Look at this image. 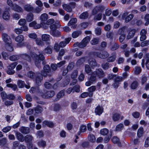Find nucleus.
I'll list each match as a JSON object with an SVG mask.
<instances>
[{
    "label": "nucleus",
    "instance_id": "17",
    "mask_svg": "<svg viewBox=\"0 0 149 149\" xmlns=\"http://www.w3.org/2000/svg\"><path fill=\"white\" fill-rule=\"evenodd\" d=\"M127 31V27L124 26L120 28L118 30L117 33L118 34L120 35L125 34L124 33Z\"/></svg>",
    "mask_w": 149,
    "mask_h": 149
},
{
    "label": "nucleus",
    "instance_id": "51",
    "mask_svg": "<svg viewBox=\"0 0 149 149\" xmlns=\"http://www.w3.org/2000/svg\"><path fill=\"white\" fill-rule=\"evenodd\" d=\"M42 10L41 7L37 6L35 8H34V10L33 12L36 13H39L41 12Z\"/></svg>",
    "mask_w": 149,
    "mask_h": 149
},
{
    "label": "nucleus",
    "instance_id": "33",
    "mask_svg": "<svg viewBox=\"0 0 149 149\" xmlns=\"http://www.w3.org/2000/svg\"><path fill=\"white\" fill-rule=\"evenodd\" d=\"M143 127H140L138 130L137 132V135L139 138H141L143 136L144 133L143 132Z\"/></svg>",
    "mask_w": 149,
    "mask_h": 149
},
{
    "label": "nucleus",
    "instance_id": "59",
    "mask_svg": "<svg viewBox=\"0 0 149 149\" xmlns=\"http://www.w3.org/2000/svg\"><path fill=\"white\" fill-rule=\"evenodd\" d=\"M6 86L8 87L11 88L14 91H15L17 88V86L16 85L13 84H7Z\"/></svg>",
    "mask_w": 149,
    "mask_h": 149
},
{
    "label": "nucleus",
    "instance_id": "14",
    "mask_svg": "<svg viewBox=\"0 0 149 149\" xmlns=\"http://www.w3.org/2000/svg\"><path fill=\"white\" fill-rule=\"evenodd\" d=\"M71 39V38H68L65 39V41H61L59 43L60 46L61 47H64L67 44L69 43Z\"/></svg>",
    "mask_w": 149,
    "mask_h": 149
},
{
    "label": "nucleus",
    "instance_id": "38",
    "mask_svg": "<svg viewBox=\"0 0 149 149\" xmlns=\"http://www.w3.org/2000/svg\"><path fill=\"white\" fill-rule=\"evenodd\" d=\"M88 139V141L91 142H94L96 140L95 136L92 134L89 135Z\"/></svg>",
    "mask_w": 149,
    "mask_h": 149
},
{
    "label": "nucleus",
    "instance_id": "13",
    "mask_svg": "<svg viewBox=\"0 0 149 149\" xmlns=\"http://www.w3.org/2000/svg\"><path fill=\"white\" fill-rule=\"evenodd\" d=\"M24 10L28 12H33V10H34V7L33 6L29 4L24 5Z\"/></svg>",
    "mask_w": 149,
    "mask_h": 149
},
{
    "label": "nucleus",
    "instance_id": "37",
    "mask_svg": "<svg viewBox=\"0 0 149 149\" xmlns=\"http://www.w3.org/2000/svg\"><path fill=\"white\" fill-rule=\"evenodd\" d=\"M50 33L54 37H57L60 35V33L56 30L50 31Z\"/></svg>",
    "mask_w": 149,
    "mask_h": 149
},
{
    "label": "nucleus",
    "instance_id": "45",
    "mask_svg": "<svg viewBox=\"0 0 149 149\" xmlns=\"http://www.w3.org/2000/svg\"><path fill=\"white\" fill-rule=\"evenodd\" d=\"M96 87L95 86H93L88 89V91L89 92V93H92V96H93V92L95 91L96 90Z\"/></svg>",
    "mask_w": 149,
    "mask_h": 149
},
{
    "label": "nucleus",
    "instance_id": "30",
    "mask_svg": "<svg viewBox=\"0 0 149 149\" xmlns=\"http://www.w3.org/2000/svg\"><path fill=\"white\" fill-rule=\"evenodd\" d=\"M88 96L90 97H92V93H89V92H86L82 93L80 95L81 97L82 98H85Z\"/></svg>",
    "mask_w": 149,
    "mask_h": 149
},
{
    "label": "nucleus",
    "instance_id": "57",
    "mask_svg": "<svg viewBox=\"0 0 149 149\" xmlns=\"http://www.w3.org/2000/svg\"><path fill=\"white\" fill-rule=\"evenodd\" d=\"M26 20L24 19H20L19 22V25L22 26L23 25H26Z\"/></svg>",
    "mask_w": 149,
    "mask_h": 149
},
{
    "label": "nucleus",
    "instance_id": "11",
    "mask_svg": "<svg viewBox=\"0 0 149 149\" xmlns=\"http://www.w3.org/2000/svg\"><path fill=\"white\" fill-rule=\"evenodd\" d=\"M19 131L24 134H27L29 133L30 130L29 127L22 126L19 129Z\"/></svg>",
    "mask_w": 149,
    "mask_h": 149
},
{
    "label": "nucleus",
    "instance_id": "63",
    "mask_svg": "<svg viewBox=\"0 0 149 149\" xmlns=\"http://www.w3.org/2000/svg\"><path fill=\"white\" fill-rule=\"evenodd\" d=\"M60 47L58 43L56 42L54 44V49L56 52H58L59 51Z\"/></svg>",
    "mask_w": 149,
    "mask_h": 149
},
{
    "label": "nucleus",
    "instance_id": "55",
    "mask_svg": "<svg viewBox=\"0 0 149 149\" xmlns=\"http://www.w3.org/2000/svg\"><path fill=\"white\" fill-rule=\"evenodd\" d=\"M111 140L114 143H120L119 139L116 136L113 137Z\"/></svg>",
    "mask_w": 149,
    "mask_h": 149
},
{
    "label": "nucleus",
    "instance_id": "19",
    "mask_svg": "<svg viewBox=\"0 0 149 149\" xmlns=\"http://www.w3.org/2000/svg\"><path fill=\"white\" fill-rule=\"evenodd\" d=\"M16 136L17 139L20 141L22 142L24 141V137L20 133L17 132L16 133Z\"/></svg>",
    "mask_w": 149,
    "mask_h": 149
},
{
    "label": "nucleus",
    "instance_id": "6",
    "mask_svg": "<svg viewBox=\"0 0 149 149\" xmlns=\"http://www.w3.org/2000/svg\"><path fill=\"white\" fill-rule=\"evenodd\" d=\"M43 76L42 74L39 72H37L36 74V84L40 85L41 84V81L43 79Z\"/></svg>",
    "mask_w": 149,
    "mask_h": 149
},
{
    "label": "nucleus",
    "instance_id": "7",
    "mask_svg": "<svg viewBox=\"0 0 149 149\" xmlns=\"http://www.w3.org/2000/svg\"><path fill=\"white\" fill-rule=\"evenodd\" d=\"M2 38L6 44L11 43V40L10 37L6 33H3L2 35Z\"/></svg>",
    "mask_w": 149,
    "mask_h": 149
},
{
    "label": "nucleus",
    "instance_id": "53",
    "mask_svg": "<svg viewBox=\"0 0 149 149\" xmlns=\"http://www.w3.org/2000/svg\"><path fill=\"white\" fill-rule=\"evenodd\" d=\"M78 71L77 70H74L71 74V77L72 79L76 78L77 76Z\"/></svg>",
    "mask_w": 149,
    "mask_h": 149
},
{
    "label": "nucleus",
    "instance_id": "39",
    "mask_svg": "<svg viewBox=\"0 0 149 149\" xmlns=\"http://www.w3.org/2000/svg\"><path fill=\"white\" fill-rule=\"evenodd\" d=\"M102 14L101 13H99L94 16L93 20L95 21L100 20L102 19Z\"/></svg>",
    "mask_w": 149,
    "mask_h": 149
},
{
    "label": "nucleus",
    "instance_id": "56",
    "mask_svg": "<svg viewBox=\"0 0 149 149\" xmlns=\"http://www.w3.org/2000/svg\"><path fill=\"white\" fill-rule=\"evenodd\" d=\"M44 124L45 125L49 127H53L54 124L52 122L48 121H45L43 122Z\"/></svg>",
    "mask_w": 149,
    "mask_h": 149
},
{
    "label": "nucleus",
    "instance_id": "44",
    "mask_svg": "<svg viewBox=\"0 0 149 149\" xmlns=\"http://www.w3.org/2000/svg\"><path fill=\"white\" fill-rule=\"evenodd\" d=\"M65 95V91L62 90L60 91L57 95V97L60 99L64 96Z\"/></svg>",
    "mask_w": 149,
    "mask_h": 149
},
{
    "label": "nucleus",
    "instance_id": "8",
    "mask_svg": "<svg viewBox=\"0 0 149 149\" xmlns=\"http://www.w3.org/2000/svg\"><path fill=\"white\" fill-rule=\"evenodd\" d=\"M55 95V92L53 91H49L46 92L42 96L44 98H49L53 97Z\"/></svg>",
    "mask_w": 149,
    "mask_h": 149
},
{
    "label": "nucleus",
    "instance_id": "18",
    "mask_svg": "<svg viewBox=\"0 0 149 149\" xmlns=\"http://www.w3.org/2000/svg\"><path fill=\"white\" fill-rule=\"evenodd\" d=\"M33 139L32 136L30 134H28L24 137V140L26 143H31Z\"/></svg>",
    "mask_w": 149,
    "mask_h": 149
},
{
    "label": "nucleus",
    "instance_id": "16",
    "mask_svg": "<svg viewBox=\"0 0 149 149\" xmlns=\"http://www.w3.org/2000/svg\"><path fill=\"white\" fill-rule=\"evenodd\" d=\"M9 10V9H6L3 14V18L6 20H8L10 18V14Z\"/></svg>",
    "mask_w": 149,
    "mask_h": 149
},
{
    "label": "nucleus",
    "instance_id": "60",
    "mask_svg": "<svg viewBox=\"0 0 149 149\" xmlns=\"http://www.w3.org/2000/svg\"><path fill=\"white\" fill-rule=\"evenodd\" d=\"M134 73L135 74H139L141 72V69L140 67H136L135 68Z\"/></svg>",
    "mask_w": 149,
    "mask_h": 149
},
{
    "label": "nucleus",
    "instance_id": "27",
    "mask_svg": "<svg viewBox=\"0 0 149 149\" xmlns=\"http://www.w3.org/2000/svg\"><path fill=\"white\" fill-rule=\"evenodd\" d=\"M89 80L93 84L94 82H95L97 80L96 76L93 72L91 75L90 77Z\"/></svg>",
    "mask_w": 149,
    "mask_h": 149
},
{
    "label": "nucleus",
    "instance_id": "31",
    "mask_svg": "<svg viewBox=\"0 0 149 149\" xmlns=\"http://www.w3.org/2000/svg\"><path fill=\"white\" fill-rule=\"evenodd\" d=\"M120 117V115L118 113H115L113 115L112 119L114 121H118Z\"/></svg>",
    "mask_w": 149,
    "mask_h": 149
},
{
    "label": "nucleus",
    "instance_id": "54",
    "mask_svg": "<svg viewBox=\"0 0 149 149\" xmlns=\"http://www.w3.org/2000/svg\"><path fill=\"white\" fill-rule=\"evenodd\" d=\"M119 47V46L118 44L115 43L111 47V49L112 51H114L118 48Z\"/></svg>",
    "mask_w": 149,
    "mask_h": 149
},
{
    "label": "nucleus",
    "instance_id": "32",
    "mask_svg": "<svg viewBox=\"0 0 149 149\" xmlns=\"http://www.w3.org/2000/svg\"><path fill=\"white\" fill-rule=\"evenodd\" d=\"M85 71L87 74H90L91 73L92 70L89 65L86 64L85 66Z\"/></svg>",
    "mask_w": 149,
    "mask_h": 149
},
{
    "label": "nucleus",
    "instance_id": "62",
    "mask_svg": "<svg viewBox=\"0 0 149 149\" xmlns=\"http://www.w3.org/2000/svg\"><path fill=\"white\" fill-rule=\"evenodd\" d=\"M27 75L28 77L31 78H33L36 76L35 73L32 71L29 72L28 73Z\"/></svg>",
    "mask_w": 149,
    "mask_h": 149
},
{
    "label": "nucleus",
    "instance_id": "1",
    "mask_svg": "<svg viewBox=\"0 0 149 149\" xmlns=\"http://www.w3.org/2000/svg\"><path fill=\"white\" fill-rule=\"evenodd\" d=\"M90 39L89 36H87L84 38L81 42L75 43L74 44L73 46L74 47L78 46L80 48H83L86 46L87 44L90 41Z\"/></svg>",
    "mask_w": 149,
    "mask_h": 149
},
{
    "label": "nucleus",
    "instance_id": "9",
    "mask_svg": "<svg viewBox=\"0 0 149 149\" xmlns=\"http://www.w3.org/2000/svg\"><path fill=\"white\" fill-rule=\"evenodd\" d=\"M77 21V20L76 18H72L69 22L68 24V26H71L72 28L75 29L76 28L77 26V25L76 24Z\"/></svg>",
    "mask_w": 149,
    "mask_h": 149
},
{
    "label": "nucleus",
    "instance_id": "26",
    "mask_svg": "<svg viewBox=\"0 0 149 149\" xmlns=\"http://www.w3.org/2000/svg\"><path fill=\"white\" fill-rule=\"evenodd\" d=\"M24 40V37L22 35H19L17 36L15 38L16 41L17 42L21 43Z\"/></svg>",
    "mask_w": 149,
    "mask_h": 149
},
{
    "label": "nucleus",
    "instance_id": "4",
    "mask_svg": "<svg viewBox=\"0 0 149 149\" xmlns=\"http://www.w3.org/2000/svg\"><path fill=\"white\" fill-rule=\"evenodd\" d=\"M76 3L74 2H71L68 4H64L63 5L64 9L68 12H71L72 11V9L75 8Z\"/></svg>",
    "mask_w": 149,
    "mask_h": 149
},
{
    "label": "nucleus",
    "instance_id": "15",
    "mask_svg": "<svg viewBox=\"0 0 149 149\" xmlns=\"http://www.w3.org/2000/svg\"><path fill=\"white\" fill-rule=\"evenodd\" d=\"M103 111V108L100 106H97L95 109V112L96 115H100Z\"/></svg>",
    "mask_w": 149,
    "mask_h": 149
},
{
    "label": "nucleus",
    "instance_id": "58",
    "mask_svg": "<svg viewBox=\"0 0 149 149\" xmlns=\"http://www.w3.org/2000/svg\"><path fill=\"white\" fill-rule=\"evenodd\" d=\"M99 12H103L105 8V7L103 6L102 5H99L97 6Z\"/></svg>",
    "mask_w": 149,
    "mask_h": 149
},
{
    "label": "nucleus",
    "instance_id": "46",
    "mask_svg": "<svg viewBox=\"0 0 149 149\" xmlns=\"http://www.w3.org/2000/svg\"><path fill=\"white\" fill-rule=\"evenodd\" d=\"M85 61V57H81L77 61V64L78 65H80L84 63Z\"/></svg>",
    "mask_w": 149,
    "mask_h": 149
},
{
    "label": "nucleus",
    "instance_id": "42",
    "mask_svg": "<svg viewBox=\"0 0 149 149\" xmlns=\"http://www.w3.org/2000/svg\"><path fill=\"white\" fill-rule=\"evenodd\" d=\"M134 17L133 14H131L127 16L125 19V22L126 23H128Z\"/></svg>",
    "mask_w": 149,
    "mask_h": 149
},
{
    "label": "nucleus",
    "instance_id": "47",
    "mask_svg": "<svg viewBox=\"0 0 149 149\" xmlns=\"http://www.w3.org/2000/svg\"><path fill=\"white\" fill-rule=\"evenodd\" d=\"M44 52L48 54H51L52 53V50L50 46H48L44 50Z\"/></svg>",
    "mask_w": 149,
    "mask_h": 149
},
{
    "label": "nucleus",
    "instance_id": "24",
    "mask_svg": "<svg viewBox=\"0 0 149 149\" xmlns=\"http://www.w3.org/2000/svg\"><path fill=\"white\" fill-rule=\"evenodd\" d=\"M88 63L92 67L97 66L96 61L94 59H90Z\"/></svg>",
    "mask_w": 149,
    "mask_h": 149
},
{
    "label": "nucleus",
    "instance_id": "12",
    "mask_svg": "<svg viewBox=\"0 0 149 149\" xmlns=\"http://www.w3.org/2000/svg\"><path fill=\"white\" fill-rule=\"evenodd\" d=\"M147 31L144 29H142L140 33V40L143 41L146 38V34Z\"/></svg>",
    "mask_w": 149,
    "mask_h": 149
},
{
    "label": "nucleus",
    "instance_id": "43",
    "mask_svg": "<svg viewBox=\"0 0 149 149\" xmlns=\"http://www.w3.org/2000/svg\"><path fill=\"white\" fill-rule=\"evenodd\" d=\"M48 19V15L46 13H43L40 17V19L42 21H46Z\"/></svg>",
    "mask_w": 149,
    "mask_h": 149
},
{
    "label": "nucleus",
    "instance_id": "22",
    "mask_svg": "<svg viewBox=\"0 0 149 149\" xmlns=\"http://www.w3.org/2000/svg\"><path fill=\"white\" fill-rule=\"evenodd\" d=\"M29 26L30 27H33L34 29H37L40 28V26L39 24H37L35 21H34L29 24Z\"/></svg>",
    "mask_w": 149,
    "mask_h": 149
},
{
    "label": "nucleus",
    "instance_id": "34",
    "mask_svg": "<svg viewBox=\"0 0 149 149\" xmlns=\"http://www.w3.org/2000/svg\"><path fill=\"white\" fill-rule=\"evenodd\" d=\"M139 86V83L137 81H134L131 84L130 87L132 89H136Z\"/></svg>",
    "mask_w": 149,
    "mask_h": 149
},
{
    "label": "nucleus",
    "instance_id": "25",
    "mask_svg": "<svg viewBox=\"0 0 149 149\" xmlns=\"http://www.w3.org/2000/svg\"><path fill=\"white\" fill-rule=\"evenodd\" d=\"M9 43V44L6 43L5 44V48L8 51L10 52L13 51V48L11 45V43Z\"/></svg>",
    "mask_w": 149,
    "mask_h": 149
},
{
    "label": "nucleus",
    "instance_id": "64",
    "mask_svg": "<svg viewBox=\"0 0 149 149\" xmlns=\"http://www.w3.org/2000/svg\"><path fill=\"white\" fill-rule=\"evenodd\" d=\"M116 59V56H113L109 57L107 59V61L108 62H113Z\"/></svg>",
    "mask_w": 149,
    "mask_h": 149
},
{
    "label": "nucleus",
    "instance_id": "29",
    "mask_svg": "<svg viewBox=\"0 0 149 149\" xmlns=\"http://www.w3.org/2000/svg\"><path fill=\"white\" fill-rule=\"evenodd\" d=\"M34 110L36 113H40L43 111V108L40 105H38L34 108Z\"/></svg>",
    "mask_w": 149,
    "mask_h": 149
},
{
    "label": "nucleus",
    "instance_id": "35",
    "mask_svg": "<svg viewBox=\"0 0 149 149\" xmlns=\"http://www.w3.org/2000/svg\"><path fill=\"white\" fill-rule=\"evenodd\" d=\"M100 39L98 38H93L91 41L90 43L92 45H96L98 43L100 42Z\"/></svg>",
    "mask_w": 149,
    "mask_h": 149
},
{
    "label": "nucleus",
    "instance_id": "48",
    "mask_svg": "<svg viewBox=\"0 0 149 149\" xmlns=\"http://www.w3.org/2000/svg\"><path fill=\"white\" fill-rule=\"evenodd\" d=\"M109 133V130L107 128H104L101 130L100 133L103 135H106Z\"/></svg>",
    "mask_w": 149,
    "mask_h": 149
},
{
    "label": "nucleus",
    "instance_id": "36",
    "mask_svg": "<svg viewBox=\"0 0 149 149\" xmlns=\"http://www.w3.org/2000/svg\"><path fill=\"white\" fill-rule=\"evenodd\" d=\"M34 15L32 13H30L27 15L26 16V20L28 22H30L33 19Z\"/></svg>",
    "mask_w": 149,
    "mask_h": 149
},
{
    "label": "nucleus",
    "instance_id": "61",
    "mask_svg": "<svg viewBox=\"0 0 149 149\" xmlns=\"http://www.w3.org/2000/svg\"><path fill=\"white\" fill-rule=\"evenodd\" d=\"M36 44L38 45L42 46L44 45L43 42L39 39H36Z\"/></svg>",
    "mask_w": 149,
    "mask_h": 149
},
{
    "label": "nucleus",
    "instance_id": "41",
    "mask_svg": "<svg viewBox=\"0 0 149 149\" xmlns=\"http://www.w3.org/2000/svg\"><path fill=\"white\" fill-rule=\"evenodd\" d=\"M38 144L39 146L43 148L45 147L46 146V142L43 140H40L38 142Z\"/></svg>",
    "mask_w": 149,
    "mask_h": 149
},
{
    "label": "nucleus",
    "instance_id": "40",
    "mask_svg": "<svg viewBox=\"0 0 149 149\" xmlns=\"http://www.w3.org/2000/svg\"><path fill=\"white\" fill-rule=\"evenodd\" d=\"M20 57V55H15L10 56L9 58V59L11 61H15L19 59Z\"/></svg>",
    "mask_w": 149,
    "mask_h": 149
},
{
    "label": "nucleus",
    "instance_id": "28",
    "mask_svg": "<svg viewBox=\"0 0 149 149\" xmlns=\"http://www.w3.org/2000/svg\"><path fill=\"white\" fill-rule=\"evenodd\" d=\"M89 14L87 12H85L81 13L79 16V18L82 19H85L88 18Z\"/></svg>",
    "mask_w": 149,
    "mask_h": 149
},
{
    "label": "nucleus",
    "instance_id": "49",
    "mask_svg": "<svg viewBox=\"0 0 149 149\" xmlns=\"http://www.w3.org/2000/svg\"><path fill=\"white\" fill-rule=\"evenodd\" d=\"M124 127V125L123 124L120 123L117 125L116 127V131H120Z\"/></svg>",
    "mask_w": 149,
    "mask_h": 149
},
{
    "label": "nucleus",
    "instance_id": "20",
    "mask_svg": "<svg viewBox=\"0 0 149 149\" xmlns=\"http://www.w3.org/2000/svg\"><path fill=\"white\" fill-rule=\"evenodd\" d=\"M136 32V31L135 29H132L130 31L127 35V39L129 40L132 38Z\"/></svg>",
    "mask_w": 149,
    "mask_h": 149
},
{
    "label": "nucleus",
    "instance_id": "21",
    "mask_svg": "<svg viewBox=\"0 0 149 149\" xmlns=\"http://www.w3.org/2000/svg\"><path fill=\"white\" fill-rule=\"evenodd\" d=\"M82 32L80 30H77L73 31L72 34V37L73 38H76L78 37L81 34Z\"/></svg>",
    "mask_w": 149,
    "mask_h": 149
},
{
    "label": "nucleus",
    "instance_id": "5",
    "mask_svg": "<svg viewBox=\"0 0 149 149\" xmlns=\"http://www.w3.org/2000/svg\"><path fill=\"white\" fill-rule=\"evenodd\" d=\"M94 74L97 76L99 78H102L105 76V73L104 71L100 68L97 69L95 71L93 72Z\"/></svg>",
    "mask_w": 149,
    "mask_h": 149
},
{
    "label": "nucleus",
    "instance_id": "23",
    "mask_svg": "<svg viewBox=\"0 0 149 149\" xmlns=\"http://www.w3.org/2000/svg\"><path fill=\"white\" fill-rule=\"evenodd\" d=\"M20 57L23 59L28 61H30L31 60V58L30 56L28 55L25 54H20Z\"/></svg>",
    "mask_w": 149,
    "mask_h": 149
},
{
    "label": "nucleus",
    "instance_id": "3",
    "mask_svg": "<svg viewBox=\"0 0 149 149\" xmlns=\"http://www.w3.org/2000/svg\"><path fill=\"white\" fill-rule=\"evenodd\" d=\"M49 66L48 65H46L43 67V70L41 71V73L43 77H46L47 76L50 77L52 75Z\"/></svg>",
    "mask_w": 149,
    "mask_h": 149
},
{
    "label": "nucleus",
    "instance_id": "2",
    "mask_svg": "<svg viewBox=\"0 0 149 149\" xmlns=\"http://www.w3.org/2000/svg\"><path fill=\"white\" fill-rule=\"evenodd\" d=\"M39 54L36 55V57L35 60L36 65L38 68L41 67V62L45 59V57L43 54V52L39 51L38 52Z\"/></svg>",
    "mask_w": 149,
    "mask_h": 149
},
{
    "label": "nucleus",
    "instance_id": "10",
    "mask_svg": "<svg viewBox=\"0 0 149 149\" xmlns=\"http://www.w3.org/2000/svg\"><path fill=\"white\" fill-rule=\"evenodd\" d=\"M12 8L13 10L18 13H23L24 12V10L23 8L16 4H14Z\"/></svg>",
    "mask_w": 149,
    "mask_h": 149
},
{
    "label": "nucleus",
    "instance_id": "50",
    "mask_svg": "<svg viewBox=\"0 0 149 149\" xmlns=\"http://www.w3.org/2000/svg\"><path fill=\"white\" fill-rule=\"evenodd\" d=\"M17 85L19 88H22L24 86V82L23 81L19 80L17 81Z\"/></svg>",
    "mask_w": 149,
    "mask_h": 149
},
{
    "label": "nucleus",
    "instance_id": "52",
    "mask_svg": "<svg viewBox=\"0 0 149 149\" xmlns=\"http://www.w3.org/2000/svg\"><path fill=\"white\" fill-rule=\"evenodd\" d=\"M49 35L48 34H44L42 36V39L44 41H47L49 40Z\"/></svg>",
    "mask_w": 149,
    "mask_h": 149
}]
</instances>
